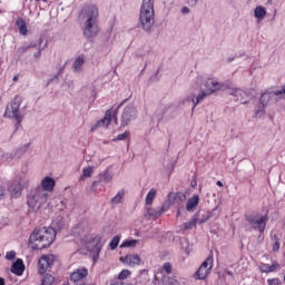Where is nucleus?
Listing matches in <instances>:
<instances>
[{
    "label": "nucleus",
    "mask_w": 285,
    "mask_h": 285,
    "mask_svg": "<svg viewBox=\"0 0 285 285\" xmlns=\"http://www.w3.org/2000/svg\"><path fill=\"white\" fill-rule=\"evenodd\" d=\"M213 269V256H208L195 273L197 279H206Z\"/></svg>",
    "instance_id": "obj_10"
},
{
    "label": "nucleus",
    "mask_w": 285,
    "mask_h": 285,
    "mask_svg": "<svg viewBox=\"0 0 285 285\" xmlns=\"http://www.w3.org/2000/svg\"><path fill=\"white\" fill-rule=\"evenodd\" d=\"M63 68L65 67L60 68L58 75L55 76L56 80H59V75H61V72H63Z\"/></svg>",
    "instance_id": "obj_48"
},
{
    "label": "nucleus",
    "mask_w": 285,
    "mask_h": 285,
    "mask_svg": "<svg viewBox=\"0 0 285 285\" xmlns=\"http://www.w3.org/2000/svg\"><path fill=\"white\" fill-rule=\"evenodd\" d=\"M36 1H39V0H36Z\"/></svg>",
    "instance_id": "obj_55"
},
{
    "label": "nucleus",
    "mask_w": 285,
    "mask_h": 285,
    "mask_svg": "<svg viewBox=\"0 0 285 285\" xmlns=\"http://www.w3.org/2000/svg\"><path fill=\"white\" fill-rule=\"evenodd\" d=\"M121 237L120 236H114V238L110 240L109 246L111 250H115L119 246Z\"/></svg>",
    "instance_id": "obj_35"
},
{
    "label": "nucleus",
    "mask_w": 285,
    "mask_h": 285,
    "mask_svg": "<svg viewBox=\"0 0 285 285\" xmlns=\"http://www.w3.org/2000/svg\"><path fill=\"white\" fill-rule=\"evenodd\" d=\"M135 285H144V278H141V276H137Z\"/></svg>",
    "instance_id": "obj_45"
},
{
    "label": "nucleus",
    "mask_w": 285,
    "mask_h": 285,
    "mask_svg": "<svg viewBox=\"0 0 285 285\" xmlns=\"http://www.w3.org/2000/svg\"><path fill=\"white\" fill-rule=\"evenodd\" d=\"M37 43H30L29 46H22L20 48L17 49L16 55L17 57H23V55H26V52H28V50H30V48H37Z\"/></svg>",
    "instance_id": "obj_27"
},
{
    "label": "nucleus",
    "mask_w": 285,
    "mask_h": 285,
    "mask_svg": "<svg viewBox=\"0 0 285 285\" xmlns=\"http://www.w3.org/2000/svg\"><path fill=\"white\" fill-rule=\"evenodd\" d=\"M55 179L47 176L41 181V187H37L36 189L43 190V193H52V190H55Z\"/></svg>",
    "instance_id": "obj_16"
},
{
    "label": "nucleus",
    "mask_w": 285,
    "mask_h": 285,
    "mask_svg": "<svg viewBox=\"0 0 285 285\" xmlns=\"http://www.w3.org/2000/svg\"><path fill=\"white\" fill-rule=\"evenodd\" d=\"M120 262L128 264V266H139V264H141V257L137 254H128L125 258H120Z\"/></svg>",
    "instance_id": "obj_18"
},
{
    "label": "nucleus",
    "mask_w": 285,
    "mask_h": 285,
    "mask_svg": "<svg viewBox=\"0 0 285 285\" xmlns=\"http://www.w3.org/2000/svg\"><path fill=\"white\" fill-rule=\"evenodd\" d=\"M163 271H165V273H167V275H170V273H173V264L165 263L163 266Z\"/></svg>",
    "instance_id": "obj_39"
},
{
    "label": "nucleus",
    "mask_w": 285,
    "mask_h": 285,
    "mask_svg": "<svg viewBox=\"0 0 285 285\" xmlns=\"http://www.w3.org/2000/svg\"><path fill=\"white\" fill-rule=\"evenodd\" d=\"M125 139H130V131H125L124 134H119L114 141H124Z\"/></svg>",
    "instance_id": "obj_37"
},
{
    "label": "nucleus",
    "mask_w": 285,
    "mask_h": 285,
    "mask_svg": "<svg viewBox=\"0 0 285 285\" xmlns=\"http://www.w3.org/2000/svg\"><path fill=\"white\" fill-rule=\"evenodd\" d=\"M23 104V97L17 95L10 105L6 108V116L13 117L18 124H21L23 121V116L19 114V108Z\"/></svg>",
    "instance_id": "obj_6"
},
{
    "label": "nucleus",
    "mask_w": 285,
    "mask_h": 285,
    "mask_svg": "<svg viewBox=\"0 0 285 285\" xmlns=\"http://www.w3.org/2000/svg\"><path fill=\"white\" fill-rule=\"evenodd\" d=\"M92 242H96L95 248L98 253H101V239L94 238Z\"/></svg>",
    "instance_id": "obj_41"
},
{
    "label": "nucleus",
    "mask_w": 285,
    "mask_h": 285,
    "mask_svg": "<svg viewBox=\"0 0 285 285\" xmlns=\"http://www.w3.org/2000/svg\"><path fill=\"white\" fill-rule=\"evenodd\" d=\"M277 268H279V263L274 262L272 265H268L266 263H262L259 265V271L262 273H275V271H277Z\"/></svg>",
    "instance_id": "obj_20"
},
{
    "label": "nucleus",
    "mask_w": 285,
    "mask_h": 285,
    "mask_svg": "<svg viewBox=\"0 0 285 285\" xmlns=\"http://www.w3.org/2000/svg\"><path fill=\"white\" fill-rule=\"evenodd\" d=\"M216 185L219 186V188H224V183H222V180L216 181Z\"/></svg>",
    "instance_id": "obj_50"
},
{
    "label": "nucleus",
    "mask_w": 285,
    "mask_h": 285,
    "mask_svg": "<svg viewBox=\"0 0 285 285\" xmlns=\"http://www.w3.org/2000/svg\"><path fill=\"white\" fill-rule=\"evenodd\" d=\"M53 224H56V226H58V228H62L63 227V223H57V220H55Z\"/></svg>",
    "instance_id": "obj_49"
},
{
    "label": "nucleus",
    "mask_w": 285,
    "mask_h": 285,
    "mask_svg": "<svg viewBox=\"0 0 285 285\" xmlns=\"http://www.w3.org/2000/svg\"><path fill=\"white\" fill-rule=\"evenodd\" d=\"M230 97H233L234 101H240V104H248V92L239 89V88H232L227 91Z\"/></svg>",
    "instance_id": "obj_11"
},
{
    "label": "nucleus",
    "mask_w": 285,
    "mask_h": 285,
    "mask_svg": "<svg viewBox=\"0 0 285 285\" xmlns=\"http://www.w3.org/2000/svg\"><path fill=\"white\" fill-rule=\"evenodd\" d=\"M111 122H112V108L108 109L105 112V117L97 121V124L92 127V130L97 128H108V126H110Z\"/></svg>",
    "instance_id": "obj_15"
},
{
    "label": "nucleus",
    "mask_w": 285,
    "mask_h": 285,
    "mask_svg": "<svg viewBox=\"0 0 285 285\" xmlns=\"http://www.w3.org/2000/svg\"><path fill=\"white\" fill-rule=\"evenodd\" d=\"M55 284V276L47 274L41 279V285H52Z\"/></svg>",
    "instance_id": "obj_33"
},
{
    "label": "nucleus",
    "mask_w": 285,
    "mask_h": 285,
    "mask_svg": "<svg viewBox=\"0 0 285 285\" xmlns=\"http://www.w3.org/2000/svg\"><path fill=\"white\" fill-rule=\"evenodd\" d=\"M10 197L12 199H19L23 193V186L19 180H13L8 187Z\"/></svg>",
    "instance_id": "obj_13"
},
{
    "label": "nucleus",
    "mask_w": 285,
    "mask_h": 285,
    "mask_svg": "<svg viewBox=\"0 0 285 285\" xmlns=\"http://www.w3.org/2000/svg\"><path fill=\"white\" fill-rule=\"evenodd\" d=\"M88 277V269L80 267L70 275L71 282L76 285H86L83 281Z\"/></svg>",
    "instance_id": "obj_12"
},
{
    "label": "nucleus",
    "mask_w": 285,
    "mask_h": 285,
    "mask_svg": "<svg viewBox=\"0 0 285 285\" xmlns=\"http://www.w3.org/2000/svg\"><path fill=\"white\" fill-rule=\"evenodd\" d=\"M0 285H6V279L3 277H0Z\"/></svg>",
    "instance_id": "obj_51"
},
{
    "label": "nucleus",
    "mask_w": 285,
    "mask_h": 285,
    "mask_svg": "<svg viewBox=\"0 0 285 285\" xmlns=\"http://www.w3.org/2000/svg\"><path fill=\"white\" fill-rule=\"evenodd\" d=\"M179 214H180V213H179V210H178V212H177V217H179Z\"/></svg>",
    "instance_id": "obj_54"
},
{
    "label": "nucleus",
    "mask_w": 285,
    "mask_h": 285,
    "mask_svg": "<svg viewBox=\"0 0 285 285\" xmlns=\"http://www.w3.org/2000/svg\"><path fill=\"white\" fill-rule=\"evenodd\" d=\"M13 81H14V82L19 81V76H14V77H13Z\"/></svg>",
    "instance_id": "obj_52"
},
{
    "label": "nucleus",
    "mask_w": 285,
    "mask_h": 285,
    "mask_svg": "<svg viewBox=\"0 0 285 285\" xmlns=\"http://www.w3.org/2000/svg\"><path fill=\"white\" fill-rule=\"evenodd\" d=\"M197 224H206L210 219V213L206 210H199L194 215Z\"/></svg>",
    "instance_id": "obj_19"
},
{
    "label": "nucleus",
    "mask_w": 285,
    "mask_h": 285,
    "mask_svg": "<svg viewBox=\"0 0 285 285\" xmlns=\"http://www.w3.org/2000/svg\"><path fill=\"white\" fill-rule=\"evenodd\" d=\"M48 197L43 189H36L28 196L27 204L31 210L37 212L48 202Z\"/></svg>",
    "instance_id": "obj_5"
},
{
    "label": "nucleus",
    "mask_w": 285,
    "mask_h": 285,
    "mask_svg": "<svg viewBox=\"0 0 285 285\" xmlns=\"http://www.w3.org/2000/svg\"><path fill=\"white\" fill-rule=\"evenodd\" d=\"M135 119H137V108L134 105L126 106L120 116V128L130 126V122L135 121Z\"/></svg>",
    "instance_id": "obj_7"
},
{
    "label": "nucleus",
    "mask_w": 285,
    "mask_h": 285,
    "mask_svg": "<svg viewBox=\"0 0 285 285\" xmlns=\"http://www.w3.org/2000/svg\"><path fill=\"white\" fill-rule=\"evenodd\" d=\"M137 239L126 240L120 245V248H135L137 246Z\"/></svg>",
    "instance_id": "obj_34"
},
{
    "label": "nucleus",
    "mask_w": 285,
    "mask_h": 285,
    "mask_svg": "<svg viewBox=\"0 0 285 285\" xmlns=\"http://www.w3.org/2000/svg\"><path fill=\"white\" fill-rule=\"evenodd\" d=\"M197 227V220L195 216L191 217V219L184 224L185 230H193V228Z\"/></svg>",
    "instance_id": "obj_31"
},
{
    "label": "nucleus",
    "mask_w": 285,
    "mask_h": 285,
    "mask_svg": "<svg viewBox=\"0 0 285 285\" xmlns=\"http://www.w3.org/2000/svg\"><path fill=\"white\" fill-rule=\"evenodd\" d=\"M140 23L146 32L155 26V0H142L140 8Z\"/></svg>",
    "instance_id": "obj_3"
},
{
    "label": "nucleus",
    "mask_w": 285,
    "mask_h": 285,
    "mask_svg": "<svg viewBox=\"0 0 285 285\" xmlns=\"http://www.w3.org/2000/svg\"><path fill=\"white\" fill-rule=\"evenodd\" d=\"M130 275H131V272L129 269H122L118 275V279L120 281L128 279Z\"/></svg>",
    "instance_id": "obj_36"
},
{
    "label": "nucleus",
    "mask_w": 285,
    "mask_h": 285,
    "mask_svg": "<svg viewBox=\"0 0 285 285\" xmlns=\"http://www.w3.org/2000/svg\"><path fill=\"white\" fill-rule=\"evenodd\" d=\"M16 26L22 37H26V35H28V23L23 20V18H18L16 21Z\"/></svg>",
    "instance_id": "obj_24"
},
{
    "label": "nucleus",
    "mask_w": 285,
    "mask_h": 285,
    "mask_svg": "<svg viewBox=\"0 0 285 285\" xmlns=\"http://www.w3.org/2000/svg\"><path fill=\"white\" fill-rule=\"evenodd\" d=\"M101 181L108 184L109 181H112V176H110L108 171H104V174L99 175V179L92 183V188H97Z\"/></svg>",
    "instance_id": "obj_22"
},
{
    "label": "nucleus",
    "mask_w": 285,
    "mask_h": 285,
    "mask_svg": "<svg viewBox=\"0 0 285 285\" xmlns=\"http://www.w3.org/2000/svg\"><path fill=\"white\" fill-rule=\"evenodd\" d=\"M210 92L212 91L200 90V92L196 97V100H195V94L189 95L187 97V101H191L194 104L191 110H195V108H197V106H199V104L204 101L205 97H210Z\"/></svg>",
    "instance_id": "obj_14"
},
{
    "label": "nucleus",
    "mask_w": 285,
    "mask_h": 285,
    "mask_svg": "<svg viewBox=\"0 0 285 285\" xmlns=\"http://www.w3.org/2000/svg\"><path fill=\"white\" fill-rule=\"evenodd\" d=\"M181 12H183V14H188V12H190V9H188V7H184L181 9Z\"/></svg>",
    "instance_id": "obj_47"
},
{
    "label": "nucleus",
    "mask_w": 285,
    "mask_h": 285,
    "mask_svg": "<svg viewBox=\"0 0 285 285\" xmlns=\"http://www.w3.org/2000/svg\"><path fill=\"white\" fill-rule=\"evenodd\" d=\"M184 202H186V195L178 193L174 197V204H177L178 206H184Z\"/></svg>",
    "instance_id": "obj_29"
},
{
    "label": "nucleus",
    "mask_w": 285,
    "mask_h": 285,
    "mask_svg": "<svg viewBox=\"0 0 285 285\" xmlns=\"http://www.w3.org/2000/svg\"><path fill=\"white\" fill-rule=\"evenodd\" d=\"M198 205H199V196L194 195L191 198L187 200L186 210L188 213H193V210H195L196 206Z\"/></svg>",
    "instance_id": "obj_23"
},
{
    "label": "nucleus",
    "mask_w": 285,
    "mask_h": 285,
    "mask_svg": "<svg viewBox=\"0 0 285 285\" xmlns=\"http://www.w3.org/2000/svg\"><path fill=\"white\" fill-rule=\"evenodd\" d=\"M254 14L256 19H259V21H262V19L266 17V9H264L263 7H256L254 10Z\"/></svg>",
    "instance_id": "obj_28"
},
{
    "label": "nucleus",
    "mask_w": 285,
    "mask_h": 285,
    "mask_svg": "<svg viewBox=\"0 0 285 285\" xmlns=\"http://www.w3.org/2000/svg\"><path fill=\"white\" fill-rule=\"evenodd\" d=\"M205 92H210V95H213V92H217V90H222V83L213 78H209L206 82H205Z\"/></svg>",
    "instance_id": "obj_17"
},
{
    "label": "nucleus",
    "mask_w": 285,
    "mask_h": 285,
    "mask_svg": "<svg viewBox=\"0 0 285 285\" xmlns=\"http://www.w3.org/2000/svg\"><path fill=\"white\" fill-rule=\"evenodd\" d=\"M267 284L268 285H279L281 282H279V278H272V279L267 281Z\"/></svg>",
    "instance_id": "obj_43"
},
{
    "label": "nucleus",
    "mask_w": 285,
    "mask_h": 285,
    "mask_svg": "<svg viewBox=\"0 0 285 285\" xmlns=\"http://www.w3.org/2000/svg\"><path fill=\"white\" fill-rule=\"evenodd\" d=\"M245 220L253 230H258L262 235L266 230V224H268V210L264 215L257 212L246 213Z\"/></svg>",
    "instance_id": "obj_4"
},
{
    "label": "nucleus",
    "mask_w": 285,
    "mask_h": 285,
    "mask_svg": "<svg viewBox=\"0 0 285 285\" xmlns=\"http://www.w3.org/2000/svg\"><path fill=\"white\" fill-rule=\"evenodd\" d=\"M41 52H43V49L39 48V49H38V52H36V53L33 55L35 59H40V58H41Z\"/></svg>",
    "instance_id": "obj_44"
},
{
    "label": "nucleus",
    "mask_w": 285,
    "mask_h": 285,
    "mask_svg": "<svg viewBox=\"0 0 285 285\" xmlns=\"http://www.w3.org/2000/svg\"><path fill=\"white\" fill-rule=\"evenodd\" d=\"M274 253H277L279 250V237L274 236V245H273Z\"/></svg>",
    "instance_id": "obj_40"
},
{
    "label": "nucleus",
    "mask_w": 285,
    "mask_h": 285,
    "mask_svg": "<svg viewBox=\"0 0 285 285\" xmlns=\"http://www.w3.org/2000/svg\"><path fill=\"white\" fill-rule=\"evenodd\" d=\"M7 259L11 261L14 259V257H17V253L14 252H8L6 255Z\"/></svg>",
    "instance_id": "obj_42"
},
{
    "label": "nucleus",
    "mask_w": 285,
    "mask_h": 285,
    "mask_svg": "<svg viewBox=\"0 0 285 285\" xmlns=\"http://www.w3.org/2000/svg\"><path fill=\"white\" fill-rule=\"evenodd\" d=\"M56 262H57V256H55V254H48L42 256L38 262L39 275H43L46 271L52 268Z\"/></svg>",
    "instance_id": "obj_9"
},
{
    "label": "nucleus",
    "mask_w": 285,
    "mask_h": 285,
    "mask_svg": "<svg viewBox=\"0 0 285 285\" xmlns=\"http://www.w3.org/2000/svg\"><path fill=\"white\" fill-rule=\"evenodd\" d=\"M78 20L85 39H95L99 35V8L96 4H85Z\"/></svg>",
    "instance_id": "obj_1"
},
{
    "label": "nucleus",
    "mask_w": 285,
    "mask_h": 285,
    "mask_svg": "<svg viewBox=\"0 0 285 285\" xmlns=\"http://www.w3.org/2000/svg\"><path fill=\"white\" fill-rule=\"evenodd\" d=\"M124 102H125V101H122V102L117 107V109H112L111 119H114V121H115L116 125L119 124V120L117 119V115H118V112H119V108H121V106H124Z\"/></svg>",
    "instance_id": "obj_38"
},
{
    "label": "nucleus",
    "mask_w": 285,
    "mask_h": 285,
    "mask_svg": "<svg viewBox=\"0 0 285 285\" xmlns=\"http://www.w3.org/2000/svg\"><path fill=\"white\" fill-rule=\"evenodd\" d=\"M23 271H26V265H23V261L17 259L11 267V273L14 275H23Z\"/></svg>",
    "instance_id": "obj_21"
},
{
    "label": "nucleus",
    "mask_w": 285,
    "mask_h": 285,
    "mask_svg": "<svg viewBox=\"0 0 285 285\" xmlns=\"http://www.w3.org/2000/svg\"><path fill=\"white\" fill-rule=\"evenodd\" d=\"M57 239V230L52 227H39L30 235L29 244L33 250H43Z\"/></svg>",
    "instance_id": "obj_2"
},
{
    "label": "nucleus",
    "mask_w": 285,
    "mask_h": 285,
    "mask_svg": "<svg viewBox=\"0 0 285 285\" xmlns=\"http://www.w3.org/2000/svg\"><path fill=\"white\" fill-rule=\"evenodd\" d=\"M6 195V188L0 186V199L4 197Z\"/></svg>",
    "instance_id": "obj_46"
},
{
    "label": "nucleus",
    "mask_w": 285,
    "mask_h": 285,
    "mask_svg": "<svg viewBox=\"0 0 285 285\" xmlns=\"http://www.w3.org/2000/svg\"><path fill=\"white\" fill-rule=\"evenodd\" d=\"M155 197H157V189L151 188L149 193L146 196V206H153V203L155 202Z\"/></svg>",
    "instance_id": "obj_26"
},
{
    "label": "nucleus",
    "mask_w": 285,
    "mask_h": 285,
    "mask_svg": "<svg viewBox=\"0 0 285 285\" xmlns=\"http://www.w3.org/2000/svg\"><path fill=\"white\" fill-rule=\"evenodd\" d=\"M94 173H95V168H92L91 166L83 168L82 176L80 177V180H83L85 177H87V178L92 177Z\"/></svg>",
    "instance_id": "obj_30"
},
{
    "label": "nucleus",
    "mask_w": 285,
    "mask_h": 285,
    "mask_svg": "<svg viewBox=\"0 0 285 285\" xmlns=\"http://www.w3.org/2000/svg\"><path fill=\"white\" fill-rule=\"evenodd\" d=\"M124 195H126V191L121 189L118 191V194L111 199V204H121L124 202Z\"/></svg>",
    "instance_id": "obj_32"
},
{
    "label": "nucleus",
    "mask_w": 285,
    "mask_h": 285,
    "mask_svg": "<svg viewBox=\"0 0 285 285\" xmlns=\"http://www.w3.org/2000/svg\"><path fill=\"white\" fill-rule=\"evenodd\" d=\"M86 62V57L79 56L78 58L75 59L73 63H72V70L75 72H81V66H83V63Z\"/></svg>",
    "instance_id": "obj_25"
},
{
    "label": "nucleus",
    "mask_w": 285,
    "mask_h": 285,
    "mask_svg": "<svg viewBox=\"0 0 285 285\" xmlns=\"http://www.w3.org/2000/svg\"><path fill=\"white\" fill-rule=\"evenodd\" d=\"M170 199H168L167 202L163 203L158 209L147 205L145 217H148V219H159V217H161V215H164L166 210L170 208Z\"/></svg>",
    "instance_id": "obj_8"
},
{
    "label": "nucleus",
    "mask_w": 285,
    "mask_h": 285,
    "mask_svg": "<svg viewBox=\"0 0 285 285\" xmlns=\"http://www.w3.org/2000/svg\"><path fill=\"white\" fill-rule=\"evenodd\" d=\"M41 43H43V39H39V46H41Z\"/></svg>",
    "instance_id": "obj_53"
}]
</instances>
